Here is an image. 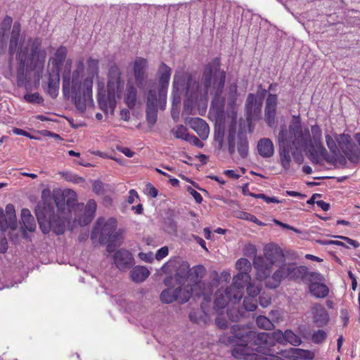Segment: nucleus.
I'll list each match as a JSON object with an SVG mask.
<instances>
[{
    "instance_id": "e433bc0d",
    "label": "nucleus",
    "mask_w": 360,
    "mask_h": 360,
    "mask_svg": "<svg viewBox=\"0 0 360 360\" xmlns=\"http://www.w3.org/2000/svg\"><path fill=\"white\" fill-rule=\"evenodd\" d=\"M236 134V124H231L229 128L228 135V150L231 155L235 153V136Z\"/></svg>"
},
{
    "instance_id": "7ed1b4c3",
    "label": "nucleus",
    "mask_w": 360,
    "mask_h": 360,
    "mask_svg": "<svg viewBox=\"0 0 360 360\" xmlns=\"http://www.w3.org/2000/svg\"><path fill=\"white\" fill-rule=\"evenodd\" d=\"M71 66L72 60H66L62 75L63 93L65 97H69L71 90L76 108L80 112H84L87 103L93 101V81L91 78H85L83 82L82 81L84 70V64L82 60L77 61L76 69L73 71L72 78L70 80Z\"/></svg>"
},
{
    "instance_id": "8fccbe9b",
    "label": "nucleus",
    "mask_w": 360,
    "mask_h": 360,
    "mask_svg": "<svg viewBox=\"0 0 360 360\" xmlns=\"http://www.w3.org/2000/svg\"><path fill=\"white\" fill-rule=\"evenodd\" d=\"M250 195L255 198L262 199L267 204L269 203H280L281 201L276 197H269L263 193H250Z\"/></svg>"
},
{
    "instance_id": "bb28decb",
    "label": "nucleus",
    "mask_w": 360,
    "mask_h": 360,
    "mask_svg": "<svg viewBox=\"0 0 360 360\" xmlns=\"http://www.w3.org/2000/svg\"><path fill=\"white\" fill-rule=\"evenodd\" d=\"M311 133L314 141L316 146H319V152L320 154L325 157L326 160L329 162L332 163L334 162L333 158L329 157L328 155V153L326 149L323 147L322 143H321V137H322V131L321 128L318 125H314L311 127Z\"/></svg>"
},
{
    "instance_id": "a18cd8bd",
    "label": "nucleus",
    "mask_w": 360,
    "mask_h": 360,
    "mask_svg": "<svg viewBox=\"0 0 360 360\" xmlns=\"http://www.w3.org/2000/svg\"><path fill=\"white\" fill-rule=\"evenodd\" d=\"M256 297L248 296L244 298L243 307L245 311H253L257 309Z\"/></svg>"
},
{
    "instance_id": "79ce46f5",
    "label": "nucleus",
    "mask_w": 360,
    "mask_h": 360,
    "mask_svg": "<svg viewBox=\"0 0 360 360\" xmlns=\"http://www.w3.org/2000/svg\"><path fill=\"white\" fill-rule=\"evenodd\" d=\"M23 99L28 103L41 104L44 102V98L39 93L26 94L23 96Z\"/></svg>"
},
{
    "instance_id": "4d7b16f0",
    "label": "nucleus",
    "mask_w": 360,
    "mask_h": 360,
    "mask_svg": "<svg viewBox=\"0 0 360 360\" xmlns=\"http://www.w3.org/2000/svg\"><path fill=\"white\" fill-rule=\"evenodd\" d=\"M261 288L258 285L250 283L247 286V292L248 296L257 297L260 292Z\"/></svg>"
},
{
    "instance_id": "cd10ccee",
    "label": "nucleus",
    "mask_w": 360,
    "mask_h": 360,
    "mask_svg": "<svg viewBox=\"0 0 360 360\" xmlns=\"http://www.w3.org/2000/svg\"><path fill=\"white\" fill-rule=\"evenodd\" d=\"M60 86V72L51 71L49 72L48 94L53 98L57 97Z\"/></svg>"
},
{
    "instance_id": "13d9d810",
    "label": "nucleus",
    "mask_w": 360,
    "mask_h": 360,
    "mask_svg": "<svg viewBox=\"0 0 360 360\" xmlns=\"http://www.w3.org/2000/svg\"><path fill=\"white\" fill-rule=\"evenodd\" d=\"M186 141L198 148H202L203 146V143L200 141V139L193 134H188Z\"/></svg>"
},
{
    "instance_id": "473e14b6",
    "label": "nucleus",
    "mask_w": 360,
    "mask_h": 360,
    "mask_svg": "<svg viewBox=\"0 0 360 360\" xmlns=\"http://www.w3.org/2000/svg\"><path fill=\"white\" fill-rule=\"evenodd\" d=\"M136 98L137 91L136 87L132 84L128 83L124 96V101L129 108H132L135 106Z\"/></svg>"
},
{
    "instance_id": "393cba45",
    "label": "nucleus",
    "mask_w": 360,
    "mask_h": 360,
    "mask_svg": "<svg viewBox=\"0 0 360 360\" xmlns=\"http://www.w3.org/2000/svg\"><path fill=\"white\" fill-rule=\"evenodd\" d=\"M96 209L97 205L96 201L93 199L89 200L84 207V214L77 219L78 224L80 226L89 224L94 219Z\"/></svg>"
},
{
    "instance_id": "c85d7f7f",
    "label": "nucleus",
    "mask_w": 360,
    "mask_h": 360,
    "mask_svg": "<svg viewBox=\"0 0 360 360\" xmlns=\"http://www.w3.org/2000/svg\"><path fill=\"white\" fill-rule=\"evenodd\" d=\"M258 153L262 158H271L274 153V143L271 139L267 138L261 139L257 143Z\"/></svg>"
},
{
    "instance_id": "e2e57ef3",
    "label": "nucleus",
    "mask_w": 360,
    "mask_h": 360,
    "mask_svg": "<svg viewBox=\"0 0 360 360\" xmlns=\"http://www.w3.org/2000/svg\"><path fill=\"white\" fill-rule=\"evenodd\" d=\"M272 338H274V345L275 344V340L282 342L284 340V333L281 330H277L271 333Z\"/></svg>"
},
{
    "instance_id": "aec40b11",
    "label": "nucleus",
    "mask_w": 360,
    "mask_h": 360,
    "mask_svg": "<svg viewBox=\"0 0 360 360\" xmlns=\"http://www.w3.org/2000/svg\"><path fill=\"white\" fill-rule=\"evenodd\" d=\"M240 343L237 344L232 350L234 358L244 360H257V354L251 343L245 342L237 339Z\"/></svg>"
},
{
    "instance_id": "6e6d98bb",
    "label": "nucleus",
    "mask_w": 360,
    "mask_h": 360,
    "mask_svg": "<svg viewBox=\"0 0 360 360\" xmlns=\"http://www.w3.org/2000/svg\"><path fill=\"white\" fill-rule=\"evenodd\" d=\"M245 255L248 257H254V259L257 257V248L255 245L253 244H247L245 246Z\"/></svg>"
},
{
    "instance_id": "2eb2a0df",
    "label": "nucleus",
    "mask_w": 360,
    "mask_h": 360,
    "mask_svg": "<svg viewBox=\"0 0 360 360\" xmlns=\"http://www.w3.org/2000/svg\"><path fill=\"white\" fill-rule=\"evenodd\" d=\"M123 81L121 79V72L120 68L112 66L108 72V80L107 90L109 91V103L111 107L115 105V95L118 90L122 86Z\"/></svg>"
},
{
    "instance_id": "f257e3e1",
    "label": "nucleus",
    "mask_w": 360,
    "mask_h": 360,
    "mask_svg": "<svg viewBox=\"0 0 360 360\" xmlns=\"http://www.w3.org/2000/svg\"><path fill=\"white\" fill-rule=\"evenodd\" d=\"M226 81V72L221 70L219 58H215L204 68L200 80L188 72L183 70L176 71L172 82L174 101H179L180 93L185 92L187 98L185 105L192 106L198 100L207 98L208 94L214 96V100L221 95Z\"/></svg>"
},
{
    "instance_id": "2f4dec72",
    "label": "nucleus",
    "mask_w": 360,
    "mask_h": 360,
    "mask_svg": "<svg viewBox=\"0 0 360 360\" xmlns=\"http://www.w3.org/2000/svg\"><path fill=\"white\" fill-rule=\"evenodd\" d=\"M21 219L26 230L32 232L36 229V223L34 217L28 209L21 211Z\"/></svg>"
},
{
    "instance_id": "9d476101",
    "label": "nucleus",
    "mask_w": 360,
    "mask_h": 360,
    "mask_svg": "<svg viewBox=\"0 0 360 360\" xmlns=\"http://www.w3.org/2000/svg\"><path fill=\"white\" fill-rule=\"evenodd\" d=\"M205 269L202 265H196L190 269L188 278L183 285L192 289V295L200 297L205 295V283L200 279L204 276Z\"/></svg>"
},
{
    "instance_id": "37998d69",
    "label": "nucleus",
    "mask_w": 360,
    "mask_h": 360,
    "mask_svg": "<svg viewBox=\"0 0 360 360\" xmlns=\"http://www.w3.org/2000/svg\"><path fill=\"white\" fill-rule=\"evenodd\" d=\"M172 131L174 136L176 139H182L184 141L186 140V139L189 134L188 133L187 128L186 127H184V125L177 126L176 128H174L172 130Z\"/></svg>"
},
{
    "instance_id": "de8ad7c7",
    "label": "nucleus",
    "mask_w": 360,
    "mask_h": 360,
    "mask_svg": "<svg viewBox=\"0 0 360 360\" xmlns=\"http://www.w3.org/2000/svg\"><path fill=\"white\" fill-rule=\"evenodd\" d=\"M257 101V98L255 94H249L245 105L246 118L249 116L250 113H252V110Z\"/></svg>"
},
{
    "instance_id": "f8f14e48",
    "label": "nucleus",
    "mask_w": 360,
    "mask_h": 360,
    "mask_svg": "<svg viewBox=\"0 0 360 360\" xmlns=\"http://www.w3.org/2000/svg\"><path fill=\"white\" fill-rule=\"evenodd\" d=\"M192 289L186 288L183 285L172 290V289L164 290L160 294V300L167 304L172 303L174 301L180 303H185L192 296Z\"/></svg>"
},
{
    "instance_id": "603ef678",
    "label": "nucleus",
    "mask_w": 360,
    "mask_h": 360,
    "mask_svg": "<svg viewBox=\"0 0 360 360\" xmlns=\"http://www.w3.org/2000/svg\"><path fill=\"white\" fill-rule=\"evenodd\" d=\"M224 129L222 127L216 128L214 130V141L219 144V147L221 148L224 143Z\"/></svg>"
},
{
    "instance_id": "338daca9",
    "label": "nucleus",
    "mask_w": 360,
    "mask_h": 360,
    "mask_svg": "<svg viewBox=\"0 0 360 360\" xmlns=\"http://www.w3.org/2000/svg\"><path fill=\"white\" fill-rule=\"evenodd\" d=\"M148 194L153 197L155 198L158 195V191L156 188H155L152 184H148L146 186Z\"/></svg>"
},
{
    "instance_id": "20e7f679",
    "label": "nucleus",
    "mask_w": 360,
    "mask_h": 360,
    "mask_svg": "<svg viewBox=\"0 0 360 360\" xmlns=\"http://www.w3.org/2000/svg\"><path fill=\"white\" fill-rule=\"evenodd\" d=\"M55 202L58 207L55 212L54 206L47 202L42 201L38 203L35 209V214L41 231L49 233L51 231L56 235H62L65 231L66 219L63 216L62 207L64 203H60L57 199Z\"/></svg>"
},
{
    "instance_id": "a19ab883",
    "label": "nucleus",
    "mask_w": 360,
    "mask_h": 360,
    "mask_svg": "<svg viewBox=\"0 0 360 360\" xmlns=\"http://www.w3.org/2000/svg\"><path fill=\"white\" fill-rule=\"evenodd\" d=\"M256 324L257 326L262 329L264 330H271L274 328L273 323L264 316H258L256 319Z\"/></svg>"
},
{
    "instance_id": "58836bf2",
    "label": "nucleus",
    "mask_w": 360,
    "mask_h": 360,
    "mask_svg": "<svg viewBox=\"0 0 360 360\" xmlns=\"http://www.w3.org/2000/svg\"><path fill=\"white\" fill-rule=\"evenodd\" d=\"M284 340L293 346H299L302 343L301 338L290 330H285Z\"/></svg>"
},
{
    "instance_id": "f03ea898",
    "label": "nucleus",
    "mask_w": 360,
    "mask_h": 360,
    "mask_svg": "<svg viewBox=\"0 0 360 360\" xmlns=\"http://www.w3.org/2000/svg\"><path fill=\"white\" fill-rule=\"evenodd\" d=\"M278 140L280 146V163L285 172L290 170L291 155L298 165L303 162L302 151L311 145V136L309 129H303L299 119L292 120L288 130L285 125L281 126Z\"/></svg>"
},
{
    "instance_id": "a878e982",
    "label": "nucleus",
    "mask_w": 360,
    "mask_h": 360,
    "mask_svg": "<svg viewBox=\"0 0 360 360\" xmlns=\"http://www.w3.org/2000/svg\"><path fill=\"white\" fill-rule=\"evenodd\" d=\"M191 127L203 140L207 139L210 133V127L207 123L200 117L192 118L190 121Z\"/></svg>"
},
{
    "instance_id": "1a4fd4ad",
    "label": "nucleus",
    "mask_w": 360,
    "mask_h": 360,
    "mask_svg": "<svg viewBox=\"0 0 360 360\" xmlns=\"http://www.w3.org/2000/svg\"><path fill=\"white\" fill-rule=\"evenodd\" d=\"M243 296L242 289L232 284L224 290H219L215 293L214 308L220 310L226 307L229 302L238 303Z\"/></svg>"
},
{
    "instance_id": "6e6552de",
    "label": "nucleus",
    "mask_w": 360,
    "mask_h": 360,
    "mask_svg": "<svg viewBox=\"0 0 360 360\" xmlns=\"http://www.w3.org/2000/svg\"><path fill=\"white\" fill-rule=\"evenodd\" d=\"M307 274L305 266H296L293 263L283 264L266 280L265 284L269 288H276L284 278L296 279L304 275L307 276Z\"/></svg>"
},
{
    "instance_id": "0eeeda50",
    "label": "nucleus",
    "mask_w": 360,
    "mask_h": 360,
    "mask_svg": "<svg viewBox=\"0 0 360 360\" xmlns=\"http://www.w3.org/2000/svg\"><path fill=\"white\" fill-rule=\"evenodd\" d=\"M117 226V220L113 217L107 220L103 217L98 218L91 232V239L94 240L98 238L101 244L115 242L118 238Z\"/></svg>"
},
{
    "instance_id": "680f3d73",
    "label": "nucleus",
    "mask_w": 360,
    "mask_h": 360,
    "mask_svg": "<svg viewBox=\"0 0 360 360\" xmlns=\"http://www.w3.org/2000/svg\"><path fill=\"white\" fill-rule=\"evenodd\" d=\"M271 300L269 295H262L259 297V303L261 307L265 308L271 304Z\"/></svg>"
},
{
    "instance_id": "f704fd0d",
    "label": "nucleus",
    "mask_w": 360,
    "mask_h": 360,
    "mask_svg": "<svg viewBox=\"0 0 360 360\" xmlns=\"http://www.w3.org/2000/svg\"><path fill=\"white\" fill-rule=\"evenodd\" d=\"M17 86L18 87L24 86L26 91L30 90V79L27 78V73L24 66H20L17 70Z\"/></svg>"
},
{
    "instance_id": "9b49d317",
    "label": "nucleus",
    "mask_w": 360,
    "mask_h": 360,
    "mask_svg": "<svg viewBox=\"0 0 360 360\" xmlns=\"http://www.w3.org/2000/svg\"><path fill=\"white\" fill-rule=\"evenodd\" d=\"M172 75V69L165 63H162L158 70L160 109L164 110L167 103V89Z\"/></svg>"
},
{
    "instance_id": "7c9ffc66",
    "label": "nucleus",
    "mask_w": 360,
    "mask_h": 360,
    "mask_svg": "<svg viewBox=\"0 0 360 360\" xmlns=\"http://www.w3.org/2000/svg\"><path fill=\"white\" fill-rule=\"evenodd\" d=\"M149 275L148 269L143 266H136L130 271V277L135 283L143 282Z\"/></svg>"
},
{
    "instance_id": "423d86ee",
    "label": "nucleus",
    "mask_w": 360,
    "mask_h": 360,
    "mask_svg": "<svg viewBox=\"0 0 360 360\" xmlns=\"http://www.w3.org/2000/svg\"><path fill=\"white\" fill-rule=\"evenodd\" d=\"M264 256L256 257L253 260L257 278L259 281L268 279L272 272V266L278 262H283L285 259L281 248L275 244H269L264 247Z\"/></svg>"
},
{
    "instance_id": "412c9836",
    "label": "nucleus",
    "mask_w": 360,
    "mask_h": 360,
    "mask_svg": "<svg viewBox=\"0 0 360 360\" xmlns=\"http://www.w3.org/2000/svg\"><path fill=\"white\" fill-rule=\"evenodd\" d=\"M278 98L276 94H269L266 99L264 120L269 127H275Z\"/></svg>"
},
{
    "instance_id": "6ab92c4d",
    "label": "nucleus",
    "mask_w": 360,
    "mask_h": 360,
    "mask_svg": "<svg viewBox=\"0 0 360 360\" xmlns=\"http://www.w3.org/2000/svg\"><path fill=\"white\" fill-rule=\"evenodd\" d=\"M17 227V217L15 207L12 204H8L5 210L0 208V228L6 231L8 228L15 229Z\"/></svg>"
},
{
    "instance_id": "4be33fe9",
    "label": "nucleus",
    "mask_w": 360,
    "mask_h": 360,
    "mask_svg": "<svg viewBox=\"0 0 360 360\" xmlns=\"http://www.w3.org/2000/svg\"><path fill=\"white\" fill-rule=\"evenodd\" d=\"M113 259L115 266L121 271L131 268L134 264L132 254L125 249H120L115 252Z\"/></svg>"
},
{
    "instance_id": "4c0bfd02",
    "label": "nucleus",
    "mask_w": 360,
    "mask_h": 360,
    "mask_svg": "<svg viewBox=\"0 0 360 360\" xmlns=\"http://www.w3.org/2000/svg\"><path fill=\"white\" fill-rule=\"evenodd\" d=\"M108 91V95L105 96V94L102 95L101 94H98V105L101 108V109L104 112H108L109 110H110L112 112L114 110L116 104L111 107L109 103V91Z\"/></svg>"
},
{
    "instance_id": "49530a36",
    "label": "nucleus",
    "mask_w": 360,
    "mask_h": 360,
    "mask_svg": "<svg viewBox=\"0 0 360 360\" xmlns=\"http://www.w3.org/2000/svg\"><path fill=\"white\" fill-rule=\"evenodd\" d=\"M262 106V100H258V101L257 100L255 103V105L252 110V113H250L247 120L249 121V120H252L258 118L261 115Z\"/></svg>"
},
{
    "instance_id": "4468645a",
    "label": "nucleus",
    "mask_w": 360,
    "mask_h": 360,
    "mask_svg": "<svg viewBox=\"0 0 360 360\" xmlns=\"http://www.w3.org/2000/svg\"><path fill=\"white\" fill-rule=\"evenodd\" d=\"M148 61L146 59L137 57L134 62V76L136 86L143 91H145L148 84L149 85L152 80L148 79Z\"/></svg>"
},
{
    "instance_id": "a211bd4d",
    "label": "nucleus",
    "mask_w": 360,
    "mask_h": 360,
    "mask_svg": "<svg viewBox=\"0 0 360 360\" xmlns=\"http://www.w3.org/2000/svg\"><path fill=\"white\" fill-rule=\"evenodd\" d=\"M160 107L159 97L155 86L148 89L146 101V120L150 125L155 124L158 118V107Z\"/></svg>"
},
{
    "instance_id": "72a5a7b5",
    "label": "nucleus",
    "mask_w": 360,
    "mask_h": 360,
    "mask_svg": "<svg viewBox=\"0 0 360 360\" xmlns=\"http://www.w3.org/2000/svg\"><path fill=\"white\" fill-rule=\"evenodd\" d=\"M237 150L242 158H247L249 151V146L247 136L243 133H239L238 135Z\"/></svg>"
},
{
    "instance_id": "864d4df0",
    "label": "nucleus",
    "mask_w": 360,
    "mask_h": 360,
    "mask_svg": "<svg viewBox=\"0 0 360 360\" xmlns=\"http://www.w3.org/2000/svg\"><path fill=\"white\" fill-rule=\"evenodd\" d=\"M293 353L297 356V357L300 356L305 359H312L314 358L313 353L308 350L294 349Z\"/></svg>"
},
{
    "instance_id": "69168bd1",
    "label": "nucleus",
    "mask_w": 360,
    "mask_h": 360,
    "mask_svg": "<svg viewBox=\"0 0 360 360\" xmlns=\"http://www.w3.org/2000/svg\"><path fill=\"white\" fill-rule=\"evenodd\" d=\"M215 322H216L217 326L221 329H225V328H228L227 321L226 320L223 319L220 316H217L216 318Z\"/></svg>"
},
{
    "instance_id": "ea45409f",
    "label": "nucleus",
    "mask_w": 360,
    "mask_h": 360,
    "mask_svg": "<svg viewBox=\"0 0 360 360\" xmlns=\"http://www.w3.org/2000/svg\"><path fill=\"white\" fill-rule=\"evenodd\" d=\"M87 72L89 77L93 80V77L98 74V60L94 58H89L87 60Z\"/></svg>"
},
{
    "instance_id": "39448f33",
    "label": "nucleus",
    "mask_w": 360,
    "mask_h": 360,
    "mask_svg": "<svg viewBox=\"0 0 360 360\" xmlns=\"http://www.w3.org/2000/svg\"><path fill=\"white\" fill-rule=\"evenodd\" d=\"M231 332L233 338L251 343L255 352L271 356L270 348L274 346V338L271 333L266 332L256 333L246 326L240 325L232 326Z\"/></svg>"
},
{
    "instance_id": "09e8293b",
    "label": "nucleus",
    "mask_w": 360,
    "mask_h": 360,
    "mask_svg": "<svg viewBox=\"0 0 360 360\" xmlns=\"http://www.w3.org/2000/svg\"><path fill=\"white\" fill-rule=\"evenodd\" d=\"M327 338V333L325 330L319 329L314 332L311 335V340L315 344H320L323 342Z\"/></svg>"
},
{
    "instance_id": "b1692460",
    "label": "nucleus",
    "mask_w": 360,
    "mask_h": 360,
    "mask_svg": "<svg viewBox=\"0 0 360 360\" xmlns=\"http://www.w3.org/2000/svg\"><path fill=\"white\" fill-rule=\"evenodd\" d=\"M21 25L20 22L15 21L13 26L11 32V37L9 41L8 52L11 56H13L17 51L18 45L20 44L22 38L20 37Z\"/></svg>"
},
{
    "instance_id": "f3484780",
    "label": "nucleus",
    "mask_w": 360,
    "mask_h": 360,
    "mask_svg": "<svg viewBox=\"0 0 360 360\" xmlns=\"http://www.w3.org/2000/svg\"><path fill=\"white\" fill-rule=\"evenodd\" d=\"M236 266L239 273L233 277L232 284L243 291L245 285L250 281L249 273L251 270V264L248 259L240 258L236 262Z\"/></svg>"
},
{
    "instance_id": "bf43d9fd",
    "label": "nucleus",
    "mask_w": 360,
    "mask_h": 360,
    "mask_svg": "<svg viewBox=\"0 0 360 360\" xmlns=\"http://www.w3.org/2000/svg\"><path fill=\"white\" fill-rule=\"evenodd\" d=\"M316 150H314L313 148L310 150L311 153V159L314 163H319L320 162V157H322L324 160H326L325 157L322 156L319 152V146H316Z\"/></svg>"
},
{
    "instance_id": "5fc2aeb1",
    "label": "nucleus",
    "mask_w": 360,
    "mask_h": 360,
    "mask_svg": "<svg viewBox=\"0 0 360 360\" xmlns=\"http://www.w3.org/2000/svg\"><path fill=\"white\" fill-rule=\"evenodd\" d=\"M227 316L231 321H238L243 314L240 310L231 309L228 310Z\"/></svg>"
},
{
    "instance_id": "c756f323",
    "label": "nucleus",
    "mask_w": 360,
    "mask_h": 360,
    "mask_svg": "<svg viewBox=\"0 0 360 360\" xmlns=\"http://www.w3.org/2000/svg\"><path fill=\"white\" fill-rule=\"evenodd\" d=\"M67 56V49L64 46H60L56 51L54 56L49 60L51 64V71L60 72V67L64 63Z\"/></svg>"
},
{
    "instance_id": "774afa93",
    "label": "nucleus",
    "mask_w": 360,
    "mask_h": 360,
    "mask_svg": "<svg viewBox=\"0 0 360 360\" xmlns=\"http://www.w3.org/2000/svg\"><path fill=\"white\" fill-rule=\"evenodd\" d=\"M139 198V195H138L137 192L134 189H131L129 192L127 202L129 204H132L134 202L135 198Z\"/></svg>"
},
{
    "instance_id": "c9c22d12",
    "label": "nucleus",
    "mask_w": 360,
    "mask_h": 360,
    "mask_svg": "<svg viewBox=\"0 0 360 360\" xmlns=\"http://www.w3.org/2000/svg\"><path fill=\"white\" fill-rule=\"evenodd\" d=\"M13 23L11 17L6 15L4 17L0 24V37L4 39L8 37V33L10 31Z\"/></svg>"
},
{
    "instance_id": "ddd939ff",
    "label": "nucleus",
    "mask_w": 360,
    "mask_h": 360,
    "mask_svg": "<svg viewBox=\"0 0 360 360\" xmlns=\"http://www.w3.org/2000/svg\"><path fill=\"white\" fill-rule=\"evenodd\" d=\"M309 291L316 298H325L329 294L328 287L323 283V276L319 273L309 272L307 274Z\"/></svg>"
},
{
    "instance_id": "5701e85b",
    "label": "nucleus",
    "mask_w": 360,
    "mask_h": 360,
    "mask_svg": "<svg viewBox=\"0 0 360 360\" xmlns=\"http://www.w3.org/2000/svg\"><path fill=\"white\" fill-rule=\"evenodd\" d=\"M313 322L315 325L321 328L326 326L329 321V314L325 307L319 304L315 303L311 308Z\"/></svg>"
},
{
    "instance_id": "3c124183",
    "label": "nucleus",
    "mask_w": 360,
    "mask_h": 360,
    "mask_svg": "<svg viewBox=\"0 0 360 360\" xmlns=\"http://www.w3.org/2000/svg\"><path fill=\"white\" fill-rule=\"evenodd\" d=\"M238 218L246 221H252L259 226L264 225V224L259 221L255 215L251 214L248 212H240L239 214Z\"/></svg>"
},
{
    "instance_id": "0e129e2a",
    "label": "nucleus",
    "mask_w": 360,
    "mask_h": 360,
    "mask_svg": "<svg viewBox=\"0 0 360 360\" xmlns=\"http://www.w3.org/2000/svg\"><path fill=\"white\" fill-rule=\"evenodd\" d=\"M26 58H27V50L25 51H22V50H20V51H19L16 55V58L18 60L20 61V66H24V63L26 60Z\"/></svg>"
},
{
    "instance_id": "052dcab7",
    "label": "nucleus",
    "mask_w": 360,
    "mask_h": 360,
    "mask_svg": "<svg viewBox=\"0 0 360 360\" xmlns=\"http://www.w3.org/2000/svg\"><path fill=\"white\" fill-rule=\"evenodd\" d=\"M169 250L168 248L165 246L161 248H160L156 254H155V258L157 260H161L164 257H165L168 255Z\"/></svg>"
},
{
    "instance_id": "c03bdc74",
    "label": "nucleus",
    "mask_w": 360,
    "mask_h": 360,
    "mask_svg": "<svg viewBox=\"0 0 360 360\" xmlns=\"http://www.w3.org/2000/svg\"><path fill=\"white\" fill-rule=\"evenodd\" d=\"M326 145L330 150V153L334 155H337L339 153V148L336 143V139H333L331 136L329 134L326 135Z\"/></svg>"
},
{
    "instance_id": "dca6fc26",
    "label": "nucleus",
    "mask_w": 360,
    "mask_h": 360,
    "mask_svg": "<svg viewBox=\"0 0 360 360\" xmlns=\"http://www.w3.org/2000/svg\"><path fill=\"white\" fill-rule=\"evenodd\" d=\"M335 139L341 150L351 162H360L359 150L356 148L349 134H342L336 135Z\"/></svg>"
}]
</instances>
